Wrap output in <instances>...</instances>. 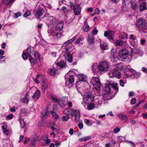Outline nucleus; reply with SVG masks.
I'll return each instance as SVG.
<instances>
[{"instance_id": "f257e3e1", "label": "nucleus", "mask_w": 147, "mask_h": 147, "mask_svg": "<svg viewBox=\"0 0 147 147\" xmlns=\"http://www.w3.org/2000/svg\"><path fill=\"white\" fill-rule=\"evenodd\" d=\"M63 22H59L56 26L55 28L51 32L50 35L53 36L55 38H59L62 35L60 31L63 29Z\"/></svg>"}, {"instance_id": "f03ea898", "label": "nucleus", "mask_w": 147, "mask_h": 147, "mask_svg": "<svg viewBox=\"0 0 147 147\" xmlns=\"http://www.w3.org/2000/svg\"><path fill=\"white\" fill-rule=\"evenodd\" d=\"M64 113L68 115L74 116L76 122H78L80 119V114L79 112L77 110L71 109H65L64 111Z\"/></svg>"}, {"instance_id": "7ed1b4c3", "label": "nucleus", "mask_w": 147, "mask_h": 147, "mask_svg": "<svg viewBox=\"0 0 147 147\" xmlns=\"http://www.w3.org/2000/svg\"><path fill=\"white\" fill-rule=\"evenodd\" d=\"M136 25L140 30L144 31L147 28V22L144 19H139L136 22Z\"/></svg>"}, {"instance_id": "20e7f679", "label": "nucleus", "mask_w": 147, "mask_h": 147, "mask_svg": "<svg viewBox=\"0 0 147 147\" xmlns=\"http://www.w3.org/2000/svg\"><path fill=\"white\" fill-rule=\"evenodd\" d=\"M73 46L71 45H69L64 49L65 52L64 56L66 60L69 63H71L72 61V56L69 52L72 50Z\"/></svg>"}, {"instance_id": "39448f33", "label": "nucleus", "mask_w": 147, "mask_h": 147, "mask_svg": "<svg viewBox=\"0 0 147 147\" xmlns=\"http://www.w3.org/2000/svg\"><path fill=\"white\" fill-rule=\"evenodd\" d=\"M118 65H115L113 67V69L109 73V75L110 78H113V77H116L118 78H120L121 76L120 73L118 71L119 68L118 67Z\"/></svg>"}, {"instance_id": "423d86ee", "label": "nucleus", "mask_w": 147, "mask_h": 147, "mask_svg": "<svg viewBox=\"0 0 147 147\" xmlns=\"http://www.w3.org/2000/svg\"><path fill=\"white\" fill-rule=\"evenodd\" d=\"M70 5L71 9L73 10L74 13L76 15H78L80 14L81 8L79 4L74 5L72 2H70Z\"/></svg>"}, {"instance_id": "0eeeda50", "label": "nucleus", "mask_w": 147, "mask_h": 147, "mask_svg": "<svg viewBox=\"0 0 147 147\" xmlns=\"http://www.w3.org/2000/svg\"><path fill=\"white\" fill-rule=\"evenodd\" d=\"M91 82L93 87L95 89L98 90L101 86V83L99 78L97 77H93L92 79Z\"/></svg>"}, {"instance_id": "6e6552de", "label": "nucleus", "mask_w": 147, "mask_h": 147, "mask_svg": "<svg viewBox=\"0 0 147 147\" xmlns=\"http://www.w3.org/2000/svg\"><path fill=\"white\" fill-rule=\"evenodd\" d=\"M129 52L126 49H123L120 50L118 52V55L122 59H125L127 58L129 55Z\"/></svg>"}, {"instance_id": "1a4fd4ad", "label": "nucleus", "mask_w": 147, "mask_h": 147, "mask_svg": "<svg viewBox=\"0 0 147 147\" xmlns=\"http://www.w3.org/2000/svg\"><path fill=\"white\" fill-rule=\"evenodd\" d=\"M84 104H89L92 103L94 100V98L93 95H92L91 93L87 94L84 95L83 98Z\"/></svg>"}, {"instance_id": "9d476101", "label": "nucleus", "mask_w": 147, "mask_h": 147, "mask_svg": "<svg viewBox=\"0 0 147 147\" xmlns=\"http://www.w3.org/2000/svg\"><path fill=\"white\" fill-rule=\"evenodd\" d=\"M98 69L101 72L107 71L109 70V66L106 62L103 61L98 65Z\"/></svg>"}, {"instance_id": "9b49d317", "label": "nucleus", "mask_w": 147, "mask_h": 147, "mask_svg": "<svg viewBox=\"0 0 147 147\" xmlns=\"http://www.w3.org/2000/svg\"><path fill=\"white\" fill-rule=\"evenodd\" d=\"M29 53L28 57L30 63L32 65H34L36 64L37 63L36 56L35 57H32V56H31V54L30 53Z\"/></svg>"}, {"instance_id": "f8f14e48", "label": "nucleus", "mask_w": 147, "mask_h": 147, "mask_svg": "<svg viewBox=\"0 0 147 147\" xmlns=\"http://www.w3.org/2000/svg\"><path fill=\"white\" fill-rule=\"evenodd\" d=\"M134 73V71L132 68H126L125 71V74L127 76H132Z\"/></svg>"}, {"instance_id": "ddd939ff", "label": "nucleus", "mask_w": 147, "mask_h": 147, "mask_svg": "<svg viewBox=\"0 0 147 147\" xmlns=\"http://www.w3.org/2000/svg\"><path fill=\"white\" fill-rule=\"evenodd\" d=\"M87 83H85L84 82L82 81H78L76 83V87L77 89L78 90V88H80L82 87H84V86L85 84Z\"/></svg>"}, {"instance_id": "4468645a", "label": "nucleus", "mask_w": 147, "mask_h": 147, "mask_svg": "<svg viewBox=\"0 0 147 147\" xmlns=\"http://www.w3.org/2000/svg\"><path fill=\"white\" fill-rule=\"evenodd\" d=\"M31 46H28L27 49V53L28 56L29 53L31 54V56L35 57L36 56V53L34 50H32L31 51L30 50Z\"/></svg>"}, {"instance_id": "2eb2a0df", "label": "nucleus", "mask_w": 147, "mask_h": 147, "mask_svg": "<svg viewBox=\"0 0 147 147\" xmlns=\"http://www.w3.org/2000/svg\"><path fill=\"white\" fill-rule=\"evenodd\" d=\"M44 12V11L42 8H39L37 11L35 12L34 14L35 16L40 17L42 15Z\"/></svg>"}, {"instance_id": "dca6fc26", "label": "nucleus", "mask_w": 147, "mask_h": 147, "mask_svg": "<svg viewBox=\"0 0 147 147\" xmlns=\"http://www.w3.org/2000/svg\"><path fill=\"white\" fill-rule=\"evenodd\" d=\"M78 81H82L84 82L85 83H87V78L86 76L83 74H80L78 76Z\"/></svg>"}, {"instance_id": "f3484780", "label": "nucleus", "mask_w": 147, "mask_h": 147, "mask_svg": "<svg viewBox=\"0 0 147 147\" xmlns=\"http://www.w3.org/2000/svg\"><path fill=\"white\" fill-rule=\"evenodd\" d=\"M56 65L59 66L61 69L65 68L66 66V62L63 60L57 62Z\"/></svg>"}, {"instance_id": "a211bd4d", "label": "nucleus", "mask_w": 147, "mask_h": 147, "mask_svg": "<svg viewBox=\"0 0 147 147\" xmlns=\"http://www.w3.org/2000/svg\"><path fill=\"white\" fill-rule=\"evenodd\" d=\"M88 42L89 44H91L94 42V36L89 34L88 35Z\"/></svg>"}, {"instance_id": "6ab92c4d", "label": "nucleus", "mask_w": 147, "mask_h": 147, "mask_svg": "<svg viewBox=\"0 0 147 147\" xmlns=\"http://www.w3.org/2000/svg\"><path fill=\"white\" fill-rule=\"evenodd\" d=\"M84 107L86 109H87L89 110H91L93 109L95 107V105L94 103H90L89 104H84Z\"/></svg>"}, {"instance_id": "aec40b11", "label": "nucleus", "mask_w": 147, "mask_h": 147, "mask_svg": "<svg viewBox=\"0 0 147 147\" xmlns=\"http://www.w3.org/2000/svg\"><path fill=\"white\" fill-rule=\"evenodd\" d=\"M66 100L63 98H61L59 100V104L60 107H63L67 104Z\"/></svg>"}, {"instance_id": "412c9836", "label": "nucleus", "mask_w": 147, "mask_h": 147, "mask_svg": "<svg viewBox=\"0 0 147 147\" xmlns=\"http://www.w3.org/2000/svg\"><path fill=\"white\" fill-rule=\"evenodd\" d=\"M115 45L116 46H122L125 45V42L121 40H117L115 41Z\"/></svg>"}, {"instance_id": "4be33fe9", "label": "nucleus", "mask_w": 147, "mask_h": 147, "mask_svg": "<svg viewBox=\"0 0 147 147\" xmlns=\"http://www.w3.org/2000/svg\"><path fill=\"white\" fill-rule=\"evenodd\" d=\"M41 88L42 91L44 92L46 89L48 88V86L46 83L45 81L43 80L41 84Z\"/></svg>"}, {"instance_id": "5701e85b", "label": "nucleus", "mask_w": 147, "mask_h": 147, "mask_svg": "<svg viewBox=\"0 0 147 147\" xmlns=\"http://www.w3.org/2000/svg\"><path fill=\"white\" fill-rule=\"evenodd\" d=\"M40 92L39 90H37L32 96L33 98L38 99L40 96Z\"/></svg>"}, {"instance_id": "b1692460", "label": "nucleus", "mask_w": 147, "mask_h": 147, "mask_svg": "<svg viewBox=\"0 0 147 147\" xmlns=\"http://www.w3.org/2000/svg\"><path fill=\"white\" fill-rule=\"evenodd\" d=\"M56 22H57V20L55 19H52L51 20H50L49 19H47L46 21V22L48 23V25H54Z\"/></svg>"}, {"instance_id": "393cba45", "label": "nucleus", "mask_w": 147, "mask_h": 147, "mask_svg": "<svg viewBox=\"0 0 147 147\" xmlns=\"http://www.w3.org/2000/svg\"><path fill=\"white\" fill-rule=\"evenodd\" d=\"M105 91L106 94H105L104 97L106 96H107L108 95L107 94L108 93L110 92L111 90V86L109 85H107L105 88Z\"/></svg>"}, {"instance_id": "a878e982", "label": "nucleus", "mask_w": 147, "mask_h": 147, "mask_svg": "<svg viewBox=\"0 0 147 147\" xmlns=\"http://www.w3.org/2000/svg\"><path fill=\"white\" fill-rule=\"evenodd\" d=\"M50 74L51 76L54 75L59 74L58 71L55 68L51 69L50 71Z\"/></svg>"}, {"instance_id": "bb28decb", "label": "nucleus", "mask_w": 147, "mask_h": 147, "mask_svg": "<svg viewBox=\"0 0 147 147\" xmlns=\"http://www.w3.org/2000/svg\"><path fill=\"white\" fill-rule=\"evenodd\" d=\"M7 126L6 123H4L2 126V129L6 135H8L9 132V131L7 129Z\"/></svg>"}, {"instance_id": "cd10ccee", "label": "nucleus", "mask_w": 147, "mask_h": 147, "mask_svg": "<svg viewBox=\"0 0 147 147\" xmlns=\"http://www.w3.org/2000/svg\"><path fill=\"white\" fill-rule=\"evenodd\" d=\"M84 26L85 27V28L84 29V32H88L90 31V26L88 25L86 21H85L84 22Z\"/></svg>"}, {"instance_id": "c85d7f7f", "label": "nucleus", "mask_w": 147, "mask_h": 147, "mask_svg": "<svg viewBox=\"0 0 147 147\" xmlns=\"http://www.w3.org/2000/svg\"><path fill=\"white\" fill-rule=\"evenodd\" d=\"M69 85L72 86L74 82V76L73 75L70 76L69 77Z\"/></svg>"}, {"instance_id": "c756f323", "label": "nucleus", "mask_w": 147, "mask_h": 147, "mask_svg": "<svg viewBox=\"0 0 147 147\" xmlns=\"http://www.w3.org/2000/svg\"><path fill=\"white\" fill-rule=\"evenodd\" d=\"M119 117L122 120H127L128 117L125 114L123 113H121L118 115Z\"/></svg>"}, {"instance_id": "7c9ffc66", "label": "nucleus", "mask_w": 147, "mask_h": 147, "mask_svg": "<svg viewBox=\"0 0 147 147\" xmlns=\"http://www.w3.org/2000/svg\"><path fill=\"white\" fill-rule=\"evenodd\" d=\"M119 38L123 39H127L128 35L127 33H123L120 34L119 36Z\"/></svg>"}, {"instance_id": "2f4dec72", "label": "nucleus", "mask_w": 147, "mask_h": 147, "mask_svg": "<svg viewBox=\"0 0 147 147\" xmlns=\"http://www.w3.org/2000/svg\"><path fill=\"white\" fill-rule=\"evenodd\" d=\"M97 64L96 63H95L93 64L92 66V70L94 74L96 73L97 70Z\"/></svg>"}, {"instance_id": "473e14b6", "label": "nucleus", "mask_w": 147, "mask_h": 147, "mask_svg": "<svg viewBox=\"0 0 147 147\" xmlns=\"http://www.w3.org/2000/svg\"><path fill=\"white\" fill-rule=\"evenodd\" d=\"M139 9L140 11H142L146 9V3L144 2L142 3L140 6Z\"/></svg>"}, {"instance_id": "72a5a7b5", "label": "nucleus", "mask_w": 147, "mask_h": 147, "mask_svg": "<svg viewBox=\"0 0 147 147\" xmlns=\"http://www.w3.org/2000/svg\"><path fill=\"white\" fill-rule=\"evenodd\" d=\"M117 84L116 83H113L112 85H111V86L112 88L115 90V92L116 93L118 92L119 88L117 86Z\"/></svg>"}, {"instance_id": "f704fd0d", "label": "nucleus", "mask_w": 147, "mask_h": 147, "mask_svg": "<svg viewBox=\"0 0 147 147\" xmlns=\"http://www.w3.org/2000/svg\"><path fill=\"white\" fill-rule=\"evenodd\" d=\"M27 96L28 94H26V96L25 97H24L21 99V101L22 102L25 103L26 102L27 104H28L29 101V99L27 98Z\"/></svg>"}, {"instance_id": "c9c22d12", "label": "nucleus", "mask_w": 147, "mask_h": 147, "mask_svg": "<svg viewBox=\"0 0 147 147\" xmlns=\"http://www.w3.org/2000/svg\"><path fill=\"white\" fill-rule=\"evenodd\" d=\"M48 115V112L46 110L43 111L41 114V116L43 119H45Z\"/></svg>"}, {"instance_id": "e433bc0d", "label": "nucleus", "mask_w": 147, "mask_h": 147, "mask_svg": "<svg viewBox=\"0 0 147 147\" xmlns=\"http://www.w3.org/2000/svg\"><path fill=\"white\" fill-rule=\"evenodd\" d=\"M137 40L136 38L135 39L131 40V41L130 42V44L134 47H135L137 45Z\"/></svg>"}, {"instance_id": "4c0bfd02", "label": "nucleus", "mask_w": 147, "mask_h": 147, "mask_svg": "<svg viewBox=\"0 0 147 147\" xmlns=\"http://www.w3.org/2000/svg\"><path fill=\"white\" fill-rule=\"evenodd\" d=\"M38 139L37 137H35L33 138L32 140L31 141V145L34 146L36 144V141H38Z\"/></svg>"}, {"instance_id": "58836bf2", "label": "nucleus", "mask_w": 147, "mask_h": 147, "mask_svg": "<svg viewBox=\"0 0 147 147\" xmlns=\"http://www.w3.org/2000/svg\"><path fill=\"white\" fill-rule=\"evenodd\" d=\"M98 32V31L96 30V27H95L94 29L89 34L92 35L94 36V35H96Z\"/></svg>"}, {"instance_id": "ea45409f", "label": "nucleus", "mask_w": 147, "mask_h": 147, "mask_svg": "<svg viewBox=\"0 0 147 147\" xmlns=\"http://www.w3.org/2000/svg\"><path fill=\"white\" fill-rule=\"evenodd\" d=\"M51 114L53 117L56 119H58L59 118V116L56 113L53 111L51 112Z\"/></svg>"}, {"instance_id": "a19ab883", "label": "nucleus", "mask_w": 147, "mask_h": 147, "mask_svg": "<svg viewBox=\"0 0 147 147\" xmlns=\"http://www.w3.org/2000/svg\"><path fill=\"white\" fill-rule=\"evenodd\" d=\"M14 0H3V3L6 5H8L11 2H13Z\"/></svg>"}, {"instance_id": "79ce46f5", "label": "nucleus", "mask_w": 147, "mask_h": 147, "mask_svg": "<svg viewBox=\"0 0 147 147\" xmlns=\"http://www.w3.org/2000/svg\"><path fill=\"white\" fill-rule=\"evenodd\" d=\"M84 40V38L82 37H80L75 42V43L76 44H78L81 43V42Z\"/></svg>"}, {"instance_id": "37998d69", "label": "nucleus", "mask_w": 147, "mask_h": 147, "mask_svg": "<svg viewBox=\"0 0 147 147\" xmlns=\"http://www.w3.org/2000/svg\"><path fill=\"white\" fill-rule=\"evenodd\" d=\"M100 47L102 50H105L107 49V46L105 43L102 44H101L100 45Z\"/></svg>"}, {"instance_id": "c03bdc74", "label": "nucleus", "mask_w": 147, "mask_h": 147, "mask_svg": "<svg viewBox=\"0 0 147 147\" xmlns=\"http://www.w3.org/2000/svg\"><path fill=\"white\" fill-rule=\"evenodd\" d=\"M20 126L22 128H24L25 126V123L24 120L22 119H20Z\"/></svg>"}, {"instance_id": "a18cd8bd", "label": "nucleus", "mask_w": 147, "mask_h": 147, "mask_svg": "<svg viewBox=\"0 0 147 147\" xmlns=\"http://www.w3.org/2000/svg\"><path fill=\"white\" fill-rule=\"evenodd\" d=\"M77 36L76 35L73 38L69 40H67V42L69 43V44H70L71 43V42L74 41V40L76 39V38H77Z\"/></svg>"}, {"instance_id": "49530a36", "label": "nucleus", "mask_w": 147, "mask_h": 147, "mask_svg": "<svg viewBox=\"0 0 147 147\" xmlns=\"http://www.w3.org/2000/svg\"><path fill=\"white\" fill-rule=\"evenodd\" d=\"M31 13L30 11H27L24 15L23 17L24 18H27L28 16L30 15Z\"/></svg>"}, {"instance_id": "de8ad7c7", "label": "nucleus", "mask_w": 147, "mask_h": 147, "mask_svg": "<svg viewBox=\"0 0 147 147\" xmlns=\"http://www.w3.org/2000/svg\"><path fill=\"white\" fill-rule=\"evenodd\" d=\"M125 137L120 136L119 137V141L120 142H123L125 141Z\"/></svg>"}, {"instance_id": "09e8293b", "label": "nucleus", "mask_w": 147, "mask_h": 147, "mask_svg": "<svg viewBox=\"0 0 147 147\" xmlns=\"http://www.w3.org/2000/svg\"><path fill=\"white\" fill-rule=\"evenodd\" d=\"M69 44H69L67 41L63 44V45L62 46V48H64V49H65L66 47H68V45H69Z\"/></svg>"}, {"instance_id": "8fccbe9b", "label": "nucleus", "mask_w": 147, "mask_h": 147, "mask_svg": "<svg viewBox=\"0 0 147 147\" xmlns=\"http://www.w3.org/2000/svg\"><path fill=\"white\" fill-rule=\"evenodd\" d=\"M109 134V133H105L102 134L101 135V137L103 138H107L108 137V135Z\"/></svg>"}, {"instance_id": "3c124183", "label": "nucleus", "mask_w": 147, "mask_h": 147, "mask_svg": "<svg viewBox=\"0 0 147 147\" xmlns=\"http://www.w3.org/2000/svg\"><path fill=\"white\" fill-rule=\"evenodd\" d=\"M120 130V129L118 127H116L113 129V132L115 134H117L119 132Z\"/></svg>"}, {"instance_id": "603ef678", "label": "nucleus", "mask_w": 147, "mask_h": 147, "mask_svg": "<svg viewBox=\"0 0 147 147\" xmlns=\"http://www.w3.org/2000/svg\"><path fill=\"white\" fill-rule=\"evenodd\" d=\"M69 118V116L67 115L63 116L62 118V120L63 121H67Z\"/></svg>"}, {"instance_id": "864d4df0", "label": "nucleus", "mask_w": 147, "mask_h": 147, "mask_svg": "<svg viewBox=\"0 0 147 147\" xmlns=\"http://www.w3.org/2000/svg\"><path fill=\"white\" fill-rule=\"evenodd\" d=\"M51 98L53 100L54 102H57L58 101V99L56 98L53 96L52 95H51Z\"/></svg>"}, {"instance_id": "5fc2aeb1", "label": "nucleus", "mask_w": 147, "mask_h": 147, "mask_svg": "<svg viewBox=\"0 0 147 147\" xmlns=\"http://www.w3.org/2000/svg\"><path fill=\"white\" fill-rule=\"evenodd\" d=\"M13 115V114H10L7 116L6 117V120H11L12 119Z\"/></svg>"}, {"instance_id": "6e6d98bb", "label": "nucleus", "mask_w": 147, "mask_h": 147, "mask_svg": "<svg viewBox=\"0 0 147 147\" xmlns=\"http://www.w3.org/2000/svg\"><path fill=\"white\" fill-rule=\"evenodd\" d=\"M5 57L3 56H0V63H2L3 61H5Z\"/></svg>"}, {"instance_id": "4d7b16f0", "label": "nucleus", "mask_w": 147, "mask_h": 147, "mask_svg": "<svg viewBox=\"0 0 147 147\" xmlns=\"http://www.w3.org/2000/svg\"><path fill=\"white\" fill-rule=\"evenodd\" d=\"M21 13L20 12H17L15 13L14 14V16L16 18H18L21 16Z\"/></svg>"}, {"instance_id": "13d9d810", "label": "nucleus", "mask_w": 147, "mask_h": 147, "mask_svg": "<svg viewBox=\"0 0 147 147\" xmlns=\"http://www.w3.org/2000/svg\"><path fill=\"white\" fill-rule=\"evenodd\" d=\"M22 57L24 60H26L28 58L27 57V55L24 52L22 54Z\"/></svg>"}, {"instance_id": "bf43d9fd", "label": "nucleus", "mask_w": 147, "mask_h": 147, "mask_svg": "<svg viewBox=\"0 0 147 147\" xmlns=\"http://www.w3.org/2000/svg\"><path fill=\"white\" fill-rule=\"evenodd\" d=\"M100 12V10L98 8H97L95 9L94 13H92V15L93 16L94 13L98 14Z\"/></svg>"}, {"instance_id": "052dcab7", "label": "nucleus", "mask_w": 147, "mask_h": 147, "mask_svg": "<svg viewBox=\"0 0 147 147\" xmlns=\"http://www.w3.org/2000/svg\"><path fill=\"white\" fill-rule=\"evenodd\" d=\"M126 141L130 143L132 147H134L135 146V143L133 141L127 140Z\"/></svg>"}, {"instance_id": "680f3d73", "label": "nucleus", "mask_w": 147, "mask_h": 147, "mask_svg": "<svg viewBox=\"0 0 147 147\" xmlns=\"http://www.w3.org/2000/svg\"><path fill=\"white\" fill-rule=\"evenodd\" d=\"M146 40L144 39H141L140 40L141 45H144L146 44Z\"/></svg>"}, {"instance_id": "e2e57ef3", "label": "nucleus", "mask_w": 147, "mask_h": 147, "mask_svg": "<svg viewBox=\"0 0 147 147\" xmlns=\"http://www.w3.org/2000/svg\"><path fill=\"white\" fill-rule=\"evenodd\" d=\"M60 145V142L57 141L55 142V146L56 147H58Z\"/></svg>"}, {"instance_id": "0e129e2a", "label": "nucleus", "mask_w": 147, "mask_h": 147, "mask_svg": "<svg viewBox=\"0 0 147 147\" xmlns=\"http://www.w3.org/2000/svg\"><path fill=\"white\" fill-rule=\"evenodd\" d=\"M135 95V93L133 91L130 92L129 94V97H131Z\"/></svg>"}, {"instance_id": "69168bd1", "label": "nucleus", "mask_w": 147, "mask_h": 147, "mask_svg": "<svg viewBox=\"0 0 147 147\" xmlns=\"http://www.w3.org/2000/svg\"><path fill=\"white\" fill-rule=\"evenodd\" d=\"M51 142L50 139L47 138L45 141V144H49Z\"/></svg>"}, {"instance_id": "338daca9", "label": "nucleus", "mask_w": 147, "mask_h": 147, "mask_svg": "<svg viewBox=\"0 0 147 147\" xmlns=\"http://www.w3.org/2000/svg\"><path fill=\"white\" fill-rule=\"evenodd\" d=\"M131 4L132 8L134 9H135L136 7V3H131Z\"/></svg>"}, {"instance_id": "774afa93", "label": "nucleus", "mask_w": 147, "mask_h": 147, "mask_svg": "<svg viewBox=\"0 0 147 147\" xmlns=\"http://www.w3.org/2000/svg\"><path fill=\"white\" fill-rule=\"evenodd\" d=\"M78 126L80 129H82L83 128V123L82 122L78 124Z\"/></svg>"}]
</instances>
